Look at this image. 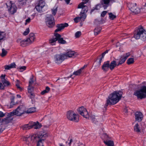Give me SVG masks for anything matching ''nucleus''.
<instances>
[{
	"mask_svg": "<svg viewBox=\"0 0 146 146\" xmlns=\"http://www.w3.org/2000/svg\"><path fill=\"white\" fill-rule=\"evenodd\" d=\"M122 92L120 91H115L110 94L108 98L105 106L114 105L117 103L122 96Z\"/></svg>",
	"mask_w": 146,
	"mask_h": 146,
	"instance_id": "obj_1",
	"label": "nucleus"
},
{
	"mask_svg": "<svg viewBox=\"0 0 146 146\" xmlns=\"http://www.w3.org/2000/svg\"><path fill=\"white\" fill-rule=\"evenodd\" d=\"M116 66L117 63L115 61H112L110 63V61L108 60L104 62L102 66V69L104 71L106 72L109 68L111 70H112Z\"/></svg>",
	"mask_w": 146,
	"mask_h": 146,
	"instance_id": "obj_2",
	"label": "nucleus"
},
{
	"mask_svg": "<svg viewBox=\"0 0 146 146\" xmlns=\"http://www.w3.org/2000/svg\"><path fill=\"white\" fill-rule=\"evenodd\" d=\"M37 137L38 139H36L37 146H44L43 142L47 137L48 135L46 132L41 131L37 134Z\"/></svg>",
	"mask_w": 146,
	"mask_h": 146,
	"instance_id": "obj_3",
	"label": "nucleus"
},
{
	"mask_svg": "<svg viewBox=\"0 0 146 146\" xmlns=\"http://www.w3.org/2000/svg\"><path fill=\"white\" fill-rule=\"evenodd\" d=\"M134 95L136 96L138 99H142L146 98V86H144L140 90L136 91Z\"/></svg>",
	"mask_w": 146,
	"mask_h": 146,
	"instance_id": "obj_4",
	"label": "nucleus"
},
{
	"mask_svg": "<svg viewBox=\"0 0 146 146\" xmlns=\"http://www.w3.org/2000/svg\"><path fill=\"white\" fill-rule=\"evenodd\" d=\"M41 126V124L38 122H35L32 121L28 124L23 125V127L24 129H29L33 128L37 129L40 128Z\"/></svg>",
	"mask_w": 146,
	"mask_h": 146,
	"instance_id": "obj_5",
	"label": "nucleus"
},
{
	"mask_svg": "<svg viewBox=\"0 0 146 146\" xmlns=\"http://www.w3.org/2000/svg\"><path fill=\"white\" fill-rule=\"evenodd\" d=\"M67 117L70 120L77 122L79 120L78 115L73 111H69L67 113Z\"/></svg>",
	"mask_w": 146,
	"mask_h": 146,
	"instance_id": "obj_6",
	"label": "nucleus"
},
{
	"mask_svg": "<svg viewBox=\"0 0 146 146\" xmlns=\"http://www.w3.org/2000/svg\"><path fill=\"white\" fill-rule=\"evenodd\" d=\"M37 134H33L27 137L24 138V140L26 141V143L29 146H31L32 144H33L36 142V139H38L37 137Z\"/></svg>",
	"mask_w": 146,
	"mask_h": 146,
	"instance_id": "obj_7",
	"label": "nucleus"
},
{
	"mask_svg": "<svg viewBox=\"0 0 146 146\" xmlns=\"http://www.w3.org/2000/svg\"><path fill=\"white\" fill-rule=\"evenodd\" d=\"M10 113H12L11 115H16L17 116H20L26 113L25 107L22 105L19 106L17 109L14 110Z\"/></svg>",
	"mask_w": 146,
	"mask_h": 146,
	"instance_id": "obj_8",
	"label": "nucleus"
},
{
	"mask_svg": "<svg viewBox=\"0 0 146 146\" xmlns=\"http://www.w3.org/2000/svg\"><path fill=\"white\" fill-rule=\"evenodd\" d=\"M127 7L133 13L137 14L140 12V9L137 7L136 3H130L127 4Z\"/></svg>",
	"mask_w": 146,
	"mask_h": 146,
	"instance_id": "obj_9",
	"label": "nucleus"
},
{
	"mask_svg": "<svg viewBox=\"0 0 146 146\" xmlns=\"http://www.w3.org/2000/svg\"><path fill=\"white\" fill-rule=\"evenodd\" d=\"M8 11L11 14H13L17 11V7L15 4L10 1L7 4Z\"/></svg>",
	"mask_w": 146,
	"mask_h": 146,
	"instance_id": "obj_10",
	"label": "nucleus"
},
{
	"mask_svg": "<svg viewBox=\"0 0 146 146\" xmlns=\"http://www.w3.org/2000/svg\"><path fill=\"white\" fill-rule=\"evenodd\" d=\"M144 31H145V30L143 29L141 26L140 27L137 31L135 32L134 37L136 39H138L139 38L141 39V38Z\"/></svg>",
	"mask_w": 146,
	"mask_h": 146,
	"instance_id": "obj_11",
	"label": "nucleus"
},
{
	"mask_svg": "<svg viewBox=\"0 0 146 146\" xmlns=\"http://www.w3.org/2000/svg\"><path fill=\"white\" fill-rule=\"evenodd\" d=\"M46 23L47 26L49 27H53L55 25V21L54 17L50 15L49 17H46Z\"/></svg>",
	"mask_w": 146,
	"mask_h": 146,
	"instance_id": "obj_12",
	"label": "nucleus"
},
{
	"mask_svg": "<svg viewBox=\"0 0 146 146\" xmlns=\"http://www.w3.org/2000/svg\"><path fill=\"white\" fill-rule=\"evenodd\" d=\"M78 110L79 113L84 117L86 119L89 118V115L87 111L83 107L79 108Z\"/></svg>",
	"mask_w": 146,
	"mask_h": 146,
	"instance_id": "obj_13",
	"label": "nucleus"
},
{
	"mask_svg": "<svg viewBox=\"0 0 146 146\" xmlns=\"http://www.w3.org/2000/svg\"><path fill=\"white\" fill-rule=\"evenodd\" d=\"M110 137H109L106 134L104 135V142L108 146H114V143L113 141L110 140Z\"/></svg>",
	"mask_w": 146,
	"mask_h": 146,
	"instance_id": "obj_14",
	"label": "nucleus"
},
{
	"mask_svg": "<svg viewBox=\"0 0 146 146\" xmlns=\"http://www.w3.org/2000/svg\"><path fill=\"white\" fill-rule=\"evenodd\" d=\"M78 54L76 52L71 50H68L66 53L64 54V55L65 56V59L67 58L68 57L74 58Z\"/></svg>",
	"mask_w": 146,
	"mask_h": 146,
	"instance_id": "obj_15",
	"label": "nucleus"
},
{
	"mask_svg": "<svg viewBox=\"0 0 146 146\" xmlns=\"http://www.w3.org/2000/svg\"><path fill=\"white\" fill-rule=\"evenodd\" d=\"M65 56L64 54L61 55L57 54L55 56L54 60L56 63L57 64H60L65 59Z\"/></svg>",
	"mask_w": 146,
	"mask_h": 146,
	"instance_id": "obj_16",
	"label": "nucleus"
},
{
	"mask_svg": "<svg viewBox=\"0 0 146 146\" xmlns=\"http://www.w3.org/2000/svg\"><path fill=\"white\" fill-rule=\"evenodd\" d=\"M68 26V24L66 23L57 24L56 26L57 29L55 30V33L61 31L62 30L64 29L65 27H67Z\"/></svg>",
	"mask_w": 146,
	"mask_h": 146,
	"instance_id": "obj_17",
	"label": "nucleus"
},
{
	"mask_svg": "<svg viewBox=\"0 0 146 146\" xmlns=\"http://www.w3.org/2000/svg\"><path fill=\"white\" fill-rule=\"evenodd\" d=\"M143 118V115L141 112L137 111L135 113V121L138 122H141Z\"/></svg>",
	"mask_w": 146,
	"mask_h": 146,
	"instance_id": "obj_18",
	"label": "nucleus"
},
{
	"mask_svg": "<svg viewBox=\"0 0 146 146\" xmlns=\"http://www.w3.org/2000/svg\"><path fill=\"white\" fill-rule=\"evenodd\" d=\"M54 35L55 38H52L50 39L49 40V42L52 45H55V44L56 42L57 41L58 38H59L60 36L59 34L57 33H54Z\"/></svg>",
	"mask_w": 146,
	"mask_h": 146,
	"instance_id": "obj_19",
	"label": "nucleus"
},
{
	"mask_svg": "<svg viewBox=\"0 0 146 146\" xmlns=\"http://www.w3.org/2000/svg\"><path fill=\"white\" fill-rule=\"evenodd\" d=\"M7 115H8V114ZM13 115H6L5 116H7V117L2 119V122L4 123L5 124H7L10 122L13 119V118L11 117Z\"/></svg>",
	"mask_w": 146,
	"mask_h": 146,
	"instance_id": "obj_20",
	"label": "nucleus"
},
{
	"mask_svg": "<svg viewBox=\"0 0 146 146\" xmlns=\"http://www.w3.org/2000/svg\"><path fill=\"white\" fill-rule=\"evenodd\" d=\"M17 42L21 46L23 47L25 46L27 44L29 43L27 39L22 40L21 39H18L17 40Z\"/></svg>",
	"mask_w": 146,
	"mask_h": 146,
	"instance_id": "obj_21",
	"label": "nucleus"
},
{
	"mask_svg": "<svg viewBox=\"0 0 146 146\" xmlns=\"http://www.w3.org/2000/svg\"><path fill=\"white\" fill-rule=\"evenodd\" d=\"M110 0H101L100 3L104 9H106L109 6Z\"/></svg>",
	"mask_w": 146,
	"mask_h": 146,
	"instance_id": "obj_22",
	"label": "nucleus"
},
{
	"mask_svg": "<svg viewBox=\"0 0 146 146\" xmlns=\"http://www.w3.org/2000/svg\"><path fill=\"white\" fill-rule=\"evenodd\" d=\"M80 15V17H76L74 19V20L75 22L76 23H78V22L82 19H83L82 20L83 21H84L86 19V16L85 15H83L84 16L82 15Z\"/></svg>",
	"mask_w": 146,
	"mask_h": 146,
	"instance_id": "obj_23",
	"label": "nucleus"
},
{
	"mask_svg": "<svg viewBox=\"0 0 146 146\" xmlns=\"http://www.w3.org/2000/svg\"><path fill=\"white\" fill-rule=\"evenodd\" d=\"M35 38L34 34L33 33H31L29 35V38L27 39L29 43L32 42H33Z\"/></svg>",
	"mask_w": 146,
	"mask_h": 146,
	"instance_id": "obj_24",
	"label": "nucleus"
},
{
	"mask_svg": "<svg viewBox=\"0 0 146 146\" xmlns=\"http://www.w3.org/2000/svg\"><path fill=\"white\" fill-rule=\"evenodd\" d=\"M16 64L14 62H13L9 65H6L4 66L5 70H9L11 68H15Z\"/></svg>",
	"mask_w": 146,
	"mask_h": 146,
	"instance_id": "obj_25",
	"label": "nucleus"
},
{
	"mask_svg": "<svg viewBox=\"0 0 146 146\" xmlns=\"http://www.w3.org/2000/svg\"><path fill=\"white\" fill-rule=\"evenodd\" d=\"M90 119L92 122L96 124H98V123L99 119L98 117L97 116H92L90 117Z\"/></svg>",
	"mask_w": 146,
	"mask_h": 146,
	"instance_id": "obj_26",
	"label": "nucleus"
},
{
	"mask_svg": "<svg viewBox=\"0 0 146 146\" xmlns=\"http://www.w3.org/2000/svg\"><path fill=\"white\" fill-rule=\"evenodd\" d=\"M86 65H85L83 67H82L80 69L74 72L73 73V74L76 76L79 75L80 74L83 72V70H84V68L86 67Z\"/></svg>",
	"mask_w": 146,
	"mask_h": 146,
	"instance_id": "obj_27",
	"label": "nucleus"
},
{
	"mask_svg": "<svg viewBox=\"0 0 146 146\" xmlns=\"http://www.w3.org/2000/svg\"><path fill=\"white\" fill-rule=\"evenodd\" d=\"M88 11V7L87 6H86V7H84L82 9V10L80 13V15H82L83 16V15H85L86 17V13ZM83 16H84V15H83Z\"/></svg>",
	"mask_w": 146,
	"mask_h": 146,
	"instance_id": "obj_28",
	"label": "nucleus"
},
{
	"mask_svg": "<svg viewBox=\"0 0 146 146\" xmlns=\"http://www.w3.org/2000/svg\"><path fill=\"white\" fill-rule=\"evenodd\" d=\"M59 35L60 36H59V38H58L57 40H58V42L61 44H66V41L63 38L61 37V36L60 34H59Z\"/></svg>",
	"mask_w": 146,
	"mask_h": 146,
	"instance_id": "obj_29",
	"label": "nucleus"
},
{
	"mask_svg": "<svg viewBox=\"0 0 146 146\" xmlns=\"http://www.w3.org/2000/svg\"><path fill=\"white\" fill-rule=\"evenodd\" d=\"M6 37V34L4 32H0V42L4 40Z\"/></svg>",
	"mask_w": 146,
	"mask_h": 146,
	"instance_id": "obj_30",
	"label": "nucleus"
},
{
	"mask_svg": "<svg viewBox=\"0 0 146 146\" xmlns=\"http://www.w3.org/2000/svg\"><path fill=\"white\" fill-rule=\"evenodd\" d=\"M36 111V108L35 107L31 108H29L27 111H26V113H31L34 112Z\"/></svg>",
	"mask_w": 146,
	"mask_h": 146,
	"instance_id": "obj_31",
	"label": "nucleus"
},
{
	"mask_svg": "<svg viewBox=\"0 0 146 146\" xmlns=\"http://www.w3.org/2000/svg\"><path fill=\"white\" fill-rule=\"evenodd\" d=\"M126 59V58H125L124 56L123 57H121L118 64H117V66H118L119 65L122 64L125 62Z\"/></svg>",
	"mask_w": 146,
	"mask_h": 146,
	"instance_id": "obj_32",
	"label": "nucleus"
},
{
	"mask_svg": "<svg viewBox=\"0 0 146 146\" xmlns=\"http://www.w3.org/2000/svg\"><path fill=\"white\" fill-rule=\"evenodd\" d=\"M134 130L137 133L140 132L141 129H140L139 125L138 123L136 124L134 127Z\"/></svg>",
	"mask_w": 146,
	"mask_h": 146,
	"instance_id": "obj_33",
	"label": "nucleus"
},
{
	"mask_svg": "<svg viewBox=\"0 0 146 146\" xmlns=\"http://www.w3.org/2000/svg\"><path fill=\"white\" fill-rule=\"evenodd\" d=\"M101 30V28L100 27H97L94 30V34L96 35H98L100 32Z\"/></svg>",
	"mask_w": 146,
	"mask_h": 146,
	"instance_id": "obj_34",
	"label": "nucleus"
},
{
	"mask_svg": "<svg viewBox=\"0 0 146 146\" xmlns=\"http://www.w3.org/2000/svg\"><path fill=\"white\" fill-rule=\"evenodd\" d=\"M141 40L146 42V31L145 30L143 33Z\"/></svg>",
	"mask_w": 146,
	"mask_h": 146,
	"instance_id": "obj_35",
	"label": "nucleus"
},
{
	"mask_svg": "<svg viewBox=\"0 0 146 146\" xmlns=\"http://www.w3.org/2000/svg\"><path fill=\"white\" fill-rule=\"evenodd\" d=\"M87 3V1H86L85 2H82L80 3L78 5V8H82V9L85 7L86 6L84 5V4H86Z\"/></svg>",
	"mask_w": 146,
	"mask_h": 146,
	"instance_id": "obj_36",
	"label": "nucleus"
},
{
	"mask_svg": "<svg viewBox=\"0 0 146 146\" xmlns=\"http://www.w3.org/2000/svg\"><path fill=\"white\" fill-rule=\"evenodd\" d=\"M43 8L40 6H39V5L37 4L36 5L35 7V8L36 10L38 12L41 13L43 12L42 9Z\"/></svg>",
	"mask_w": 146,
	"mask_h": 146,
	"instance_id": "obj_37",
	"label": "nucleus"
},
{
	"mask_svg": "<svg viewBox=\"0 0 146 146\" xmlns=\"http://www.w3.org/2000/svg\"><path fill=\"white\" fill-rule=\"evenodd\" d=\"M1 82L4 86H8L10 84L9 82L5 79H3L1 80Z\"/></svg>",
	"mask_w": 146,
	"mask_h": 146,
	"instance_id": "obj_38",
	"label": "nucleus"
},
{
	"mask_svg": "<svg viewBox=\"0 0 146 146\" xmlns=\"http://www.w3.org/2000/svg\"><path fill=\"white\" fill-rule=\"evenodd\" d=\"M12 113L9 112V113H4L3 112L1 111H0V117H2L6 116V115H7V114H8V115H11Z\"/></svg>",
	"mask_w": 146,
	"mask_h": 146,
	"instance_id": "obj_39",
	"label": "nucleus"
},
{
	"mask_svg": "<svg viewBox=\"0 0 146 146\" xmlns=\"http://www.w3.org/2000/svg\"><path fill=\"white\" fill-rule=\"evenodd\" d=\"M45 2L43 0H40L39 1L38 4L39 5V6H40L43 8L45 6Z\"/></svg>",
	"mask_w": 146,
	"mask_h": 146,
	"instance_id": "obj_40",
	"label": "nucleus"
},
{
	"mask_svg": "<svg viewBox=\"0 0 146 146\" xmlns=\"http://www.w3.org/2000/svg\"><path fill=\"white\" fill-rule=\"evenodd\" d=\"M50 90V88L48 86H46V87L45 90L42 91L41 94L42 95H44L45 93H48Z\"/></svg>",
	"mask_w": 146,
	"mask_h": 146,
	"instance_id": "obj_41",
	"label": "nucleus"
},
{
	"mask_svg": "<svg viewBox=\"0 0 146 146\" xmlns=\"http://www.w3.org/2000/svg\"><path fill=\"white\" fill-rule=\"evenodd\" d=\"M28 0H18V3L21 5H25Z\"/></svg>",
	"mask_w": 146,
	"mask_h": 146,
	"instance_id": "obj_42",
	"label": "nucleus"
},
{
	"mask_svg": "<svg viewBox=\"0 0 146 146\" xmlns=\"http://www.w3.org/2000/svg\"><path fill=\"white\" fill-rule=\"evenodd\" d=\"M134 62V59L131 58H129L127 60V63L128 64H130L133 63Z\"/></svg>",
	"mask_w": 146,
	"mask_h": 146,
	"instance_id": "obj_43",
	"label": "nucleus"
},
{
	"mask_svg": "<svg viewBox=\"0 0 146 146\" xmlns=\"http://www.w3.org/2000/svg\"><path fill=\"white\" fill-rule=\"evenodd\" d=\"M109 17L110 19L111 20H113L116 17L115 15H114L111 13H109Z\"/></svg>",
	"mask_w": 146,
	"mask_h": 146,
	"instance_id": "obj_44",
	"label": "nucleus"
},
{
	"mask_svg": "<svg viewBox=\"0 0 146 146\" xmlns=\"http://www.w3.org/2000/svg\"><path fill=\"white\" fill-rule=\"evenodd\" d=\"M100 8V5L98 4L96 5L94 7V8L93 9L91 10V13L94 10H98Z\"/></svg>",
	"mask_w": 146,
	"mask_h": 146,
	"instance_id": "obj_45",
	"label": "nucleus"
},
{
	"mask_svg": "<svg viewBox=\"0 0 146 146\" xmlns=\"http://www.w3.org/2000/svg\"><path fill=\"white\" fill-rule=\"evenodd\" d=\"M7 52L4 48L2 49V52L1 54V56L2 57H3L5 56L7 54Z\"/></svg>",
	"mask_w": 146,
	"mask_h": 146,
	"instance_id": "obj_46",
	"label": "nucleus"
},
{
	"mask_svg": "<svg viewBox=\"0 0 146 146\" xmlns=\"http://www.w3.org/2000/svg\"><path fill=\"white\" fill-rule=\"evenodd\" d=\"M81 34V32L80 31L77 32L75 34V36L76 38H78L80 36Z\"/></svg>",
	"mask_w": 146,
	"mask_h": 146,
	"instance_id": "obj_47",
	"label": "nucleus"
},
{
	"mask_svg": "<svg viewBox=\"0 0 146 146\" xmlns=\"http://www.w3.org/2000/svg\"><path fill=\"white\" fill-rule=\"evenodd\" d=\"M33 88L31 86H29L28 88V92L29 93L33 92Z\"/></svg>",
	"mask_w": 146,
	"mask_h": 146,
	"instance_id": "obj_48",
	"label": "nucleus"
},
{
	"mask_svg": "<svg viewBox=\"0 0 146 146\" xmlns=\"http://www.w3.org/2000/svg\"><path fill=\"white\" fill-rule=\"evenodd\" d=\"M30 31V30L29 28H28L26 29L25 31L23 34L25 35H26L28 34Z\"/></svg>",
	"mask_w": 146,
	"mask_h": 146,
	"instance_id": "obj_49",
	"label": "nucleus"
},
{
	"mask_svg": "<svg viewBox=\"0 0 146 146\" xmlns=\"http://www.w3.org/2000/svg\"><path fill=\"white\" fill-rule=\"evenodd\" d=\"M26 68V67L25 66H21L19 68V69L20 70H20V72H22L23 71L25 70Z\"/></svg>",
	"mask_w": 146,
	"mask_h": 146,
	"instance_id": "obj_50",
	"label": "nucleus"
},
{
	"mask_svg": "<svg viewBox=\"0 0 146 146\" xmlns=\"http://www.w3.org/2000/svg\"><path fill=\"white\" fill-rule=\"evenodd\" d=\"M17 82L16 84V86H17V88L19 89L20 90H21L22 88L20 86V85L19 84V81L18 80H17Z\"/></svg>",
	"mask_w": 146,
	"mask_h": 146,
	"instance_id": "obj_51",
	"label": "nucleus"
},
{
	"mask_svg": "<svg viewBox=\"0 0 146 146\" xmlns=\"http://www.w3.org/2000/svg\"><path fill=\"white\" fill-rule=\"evenodd\" d=\"M107 13V11H103L101 15V17H105L106 14Z\"/></svg>",
	"mask_w": 146,
	"mask_h": 146,
	"instance_id": "obj_52",
	"label": "nucleus"
},
{
	"mask_svg": "<svg viewBox=\"0 0 146 146\" xmlns=\"http://www.w3.org/2000/svg\"><path fill=\"white\" fill-rule=\"evenodd\" d=\"M57 11V8H56L55 9H53L52 10V14L54 15H55Z\"/></svg>",
	"mask_w": 146,
	"mask_h": 146,
	"instance_id": "obj_53",
	"label": "nucleus"
},
{
	"mask_svg": "<svg viewBox=\"0 0 146 146\" xmlns=\"http://www.w3.org/2000/svg\"><path fill=\"white\" fill-rule=\"evenodd\" d=\"M33 78H32L30 79L29 82V86H31L33 82Z\"/></svg>",
	"mask_w": 146,
	"mask_h": 146,
	"instance_id": "obj_54",
	"label": "nucleus"
},
{
	"mask_svg": "<svg viewBox=\"0 0 146 146\" xmlns=\"http://www.w3.org/2000/svg\"><path fill=\"white\" fill-rule=\"evenodd\" d=\"M29 95L30 98H34L35 96V95L33 93L31 92V93H29Z\"/></svg>",
	"mask_w": 146,
	"mask_h": 146,
	"instance_id": "obj_55",
	"label": "nucleus"
},
{
	"mask_svg": "<svg viewBox=\"0 0 146 146\" xmlns=\"http://www.w3.org/2000/svg\"><path fill=\"white\" fill-rule=\"evenodd\" d=\"M31 21V19L30 18H29L26 20V23H25V25H26L27 23H29Z\"/></svg>",
	"mask_w": 146,
	"mask_h": 146,
	"instance_id": "obj_56",
	"label": "nucleus"
},
{
	"mask_svg": "<svg viewBox=\"0 0 146 146\" xmlns=\"http://www.w3.org/2000/svg\"><path fill=\"white\" fill-rule=\"evenodd\" d=\"M4 86H3V85L2 84V83H0V89L3 90L4 89Z\"/></svg>",
	"mask_w": 146,
	"mask_h": 146,
	"instance_id": "obj_57",
	"label": "nucleus"
},
{
	"mask_svg": "<svg viewBox=\"0 0 146 146\" xmlns=\"http://www.w3.org/2000/svg\"><path fill=\"white\" fill-rule=\"evenodd\" d=\"M130 55V54L129 52L126 53V55L123 56L125 58H126V59Z\"/></svg>",
	"mask_w": 146,
	"mask_h": 146,
	"instance_id": "obj_58",
	"label": "nucleus"
},
{
	"mask_svg": "<svg viewBox=\"0 0 146 146\" xmlns=\"http://www.w3.org/2000/svg\"><path fill=\"white\" fill-rule=\"evenodd\" d=\"M5 74L1 75L0 77V78L1 79V80H2V79H5Z\"/></svg>",
	"mask_w": 146,
	"mask_h": 146,
	"instance_id": "obj_59",
	"label": "nucleus"
},
{
	"mask_svg": "<svg viewBox=\"0 0 146 146\" xmlns=\"http://www.w3.org/2000/svg\"><path fill=\"white\" fill-rule=\"evenodd\" d=\"M14 98L12 99L11 100V102L10 103V106H11L12 105H13L15 104V103L13 101Z\"/></svg>",
	"mask_w": 146,
	"mask_h": 146,
	"instance_id": "obj_60",
	"label": "nucleus"
},
{
	"mask_svg": "<svg viewBox=\"0 0 146 146\" xmlns=\"http://www.w3.org/2000/svg\"><path fill=\"white\" fill-rule=\"evenodd\" d=\"M102 58H100V60H99V62H98V64H99V66H100V65H101V63L102 62Z\"/></svg>",
	"mask_w": 146,
	"mask_h": 146,
	"instance_id": "obj_61",
	"label": "nucleus"
},
{
	"mask_svg": "<svg viewBox=\"0 0 146 146\" xmlns=\"http://www.w3.org/2000/svg\"><path fill=\"white\" fill-rule=\"evenodd\" d=\"M4 130V129L2 127L0 126V134Z\"/></svg>",
	"mask_w": 146,
	"mask_h": 146,
	"instance_id": "obj_62",
	"label": "nucleus"
},
{
	"mask_svg": "<svg viewBox=\"0 0 146 146\" xmlns=\"http://www.w3.org/2000/svg\"><path fill=\"white\" fill-rule=\"evenodd\" d=\"M4 130V129L2 127L0 126V134Z\"/></svg>",
	"mask_w": 146,
	"mask_h": 146,
	"instance_id": "obj_63",
	"label": "nucleus"
},
{
	"mask_svg": "<svg viewBox=\"0 0 146 146\" xmlns=\"http://www.w3.org/2000/svg\"><path fill=\"white\" fill-rule=\"evenodd\" d=\"M116 0H110V3H114L116 2Z\"/></svg>",
	"mask_w": 146,
	"mask_h": 146,
	"instance_id": "obj_64",
	"label": "nucleus"
}]
</instances>
